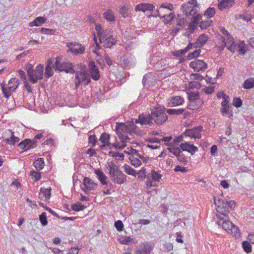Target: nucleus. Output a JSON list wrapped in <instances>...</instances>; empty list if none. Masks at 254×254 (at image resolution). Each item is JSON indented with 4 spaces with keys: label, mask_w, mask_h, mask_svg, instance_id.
<instances>
[{
    "label": "nucleus",
    "mask_w": 254,
    "mask_h": 254,
    "mask_svg": "<svg viewBox=\"0 0 254 254\" xmlns=\"http://www.w3.org/2000/svg\"><path fill=\"white\" fill-rule=\"evenodd\" d=\"M101 43L103 44V46L105 48H111L113 45H115L117 40L114 36L106 38L100 41Z\"/></svg>",
    "instance_id": "4468645a"
},
{
    "label": "nucleus",
    "mask_w": 254,
    "mask_h": 254,
    "mask_svg": "<svg viewBox=\"0 0 254 254\" xmlns=\"http://www.w3.org/2000/svg\"><path fill=\"white\" fill-rule=\"evenodd\" d=\"M113 182L118 184H123L127 181V176L121 170L110 175Z\"/></svg>",
    "instance_id": "9d476101"
},
{
    "label": "nucleus",
    "mask_w": 254,
    "mask_h": 254,
    "mask_svg": "<svg viewBox=\"0 0 254 254\" xmlns=\"http://www.w3.org/2000/svg\"><path fill=\"white\" fill-rule=\"evenodd\" d=\"M83 185L84 186V188H82V190H84L85 192H86V190H94L97 184L93 182V181L90 178L84 177L83 179Z\"/></svg>",
    "instance_id": "f8f14e48"
},
{
    "label": "nucleus",
    "mask_w": 254,
    "mask_h": 254,
    "mask_svg": "<svg viewBox=\"0 0 254 254\" xmlns=\"http://www.w3.org/2000/svg\"><path fill=\"white\" fill-rule=\"evenodd\" d=\"M116 129L118 136L119 133H127L129 132L130 130L128 129L127 124L126 123H117Z\"/></svg>",
    "instance_id": "dca6fc26"
},
{
    "label": "nucleus",
    "mask_w": 254,
    "mask_h": 254,
    "mask_svg": "<svg viewBox=\"0 0 254 254\" xmlns=\"http://www.w3.org/2000/svg\"><path fill=\"white\" fill-rule=\"evenodd\" d=\"M54 71L52 69V66H46L45 75L47 78H49L53 76Z\"/></svg>",
    "instance_id": "3c124183"
},
{
    "label": "nucleus",
    "mask_w": 254,
    "mask_h": 254,
    "mask_svg": "<svg viewBox=\"0 0 254 254\" xmlns=\"http://www.w3.org/2000/svg\"><path fill=\"white\" fill-rule=\"evenodd\" d=\"M18 79L11 78L8 81L7 85L3 81L0 84L2 92L4 97L8 98L11 95V92L14 91L19 84Z\"/></svg>",
    "instance_id": "7ed1b4c3"
},
{
    "label": "nucleus",
    "mask_w": 254,
    "mask_h": 254,
    "mask_svg": "<svg viewBox=\"0 0 254 254\" xmlns=\"http://www.w3.org/2000/svg\"><path fill=\"white\" fill-rule=\"evenodd\" d=\"M90 76L94 80H98L100 79V75L99 70L97 68L90 70Z\"/></svg>",
    "instance_id": "473e14b6"
},
{
    "label": "nucleus",
    "mask_w": 254,
    "mask_h": 254,
    "mask_svg": "<svg viewBox=\"0 0 254 254\" xmlns=\"http://www.w3.org/2000/svg\"><path fill=\"white\" fill-rule=\"evenodd\" d=\"M230 232L233 234L236 237L237 236V234L240 235V230L238 227L233 224V226L231 228Z\"/></svg>",
    "instance_id": "680f3d73"
},
{
    "label": "nucleus",
    "mask_w": 254,
    "mask_h": 254,
    "mask_svg": "<svg viewBox=\"0 0 254 254\" xmlns=\"http://www.w3.org/2000/svg\"><path fill=\"white\" fill-rule=\"evenodd\" d=\"M115 227L117 230L119 231H122L124 228V224L121 220H118L115 222Z\"/></svg>",
    "instance_id": "5fc2aeb1"
},
{
    "label": "nucleus",
    "mask_w": 254,
    "mask_h": 254,
    "mask_svg": "<svg viewBox=\"0 0 254 254\" xmlns=\"http://www.w3.org/2000/svg\"><path fill=\"white\" fill-rule=\"evenodd\" d=\"M71 208L75 211H79L83 210L85 208V206L80 202H77L71 204Z\"/></svg>",
    "instance_id": "7c9ffc66"
},
{
    "label": "nucleus",
    "mask_w": 254,
    "mask_h": 254,
    "mask_svg": "<svg viewBox=\"0 0 254 254\" xmlns=\"http://www.w3.org/2000/svg\"><path fill=\"white\" fill-rule=\"evenodd\" d=\"M242 247L244 251L247 253H249L252 252V246L250 242L245 241L242 242Z\"/></svg>",
    "instance_id": "4c0bfd02"
},
{
    "label": "nucleus",
    "mask_w": 254,
    "mask_h": 254,
    "mask_svg": "<svg viewBox=\"0 0 254 254\" xmlns=\"http://www.w3.org/2000/svg\"><path fill=\"white\" fill-rule=\"evenodd\" d=\"M111 36H113V35L111 34V31L109 29H106L103 31L102 33L100 35L99 39L100 41H101L102 40Z\"/></svg>",
    "instance_id": "c9c22d12"
},
{
    "label": "nucleus",
    "mask_w": 254,
    "mask_h": 254,
    "mask_svg": "<svg viewBox=\"0 0 254 254\" xmlns=\"http://www.w3.org/2000/svg\"><path fill=\"white\" fill-rule=\"evenodd\" d=\"M104 17L106 20L111 22L115 20V16L113 12L110 9H108L104 13Z\"/></svg>",
    "instance_id": "cd10ccee"
},
{
    "label": "nucleus",
    "mask_w": 254,
    "mask_h": 254,
    "mask_svg": "<svg viewBox=\"0 0 254 254\" xmlns=\"http://www.w3.org/2000/svg\"><path fill=\"white\" fill-rule=\"evenodd\" d=\"M154 8L153 4L150 3H141L136 5L135 10L136 11L145 12L147 10H152Z\"/></svg>",
    "instance_id": "ddd939ff"
},
{
    "label": "nucleus",
    "mask_w": 254,
    "mask_h": 254,
    "mask_svg": "<svg viewBox=\"0 0 254 254\" xmlns=\"http://www.w3.org/2000/svg\"><path fill=\"white\" fill-rule=\"evenodd\" d=\"M212 22V20L202 21L200 23L199 27L201 28V29H205L210 26V23Z\"/></svg>",
    "instance_id": "bf43d9fd"
},
{
    "label": "nucleus",
    "mask_w": 254,
    "mask_h": 254,
    "mask_svg": "<svg viewBox=\"0 0 254 254\" xmlns=\"http://www.w3.org/2000/svg\"><path fill=\"white\" fill-rule=\"evenodd\" d=\"M33 165L37 170H42L45 165L44 159L43 158H39L36 159L34 162Z\"/></svg>",
    "instance_id": "b1692460"
},
{
    "label": "nucleus",
    "mask_w": 254,
    "mask_h": 254,
    "mask_svg": "<svg viewBox=\"0 0 254 254\" xmlns=\"http://www.w3.org/2000/svg\"><path fill=\"white\" fill-rule=\"evenodd\" d=\"M96 174L98 177L99 180L101 182V181L107 180V177L104 174V173L101 170H97L95 172Z\"/></svg>",
    "instance_id": "de8ad7c7"
},
{
    "label": "nucleus",
    "mask_w": 254,
    "mask_h": 254,
    "mask_svg": "<svg viewBox=\"0 0 254 254\" xmlns=\"http://www.w3.org/2000/svg\"><path fill=\"white\" fill-rule=\"evenodd\" d=\"M109 139H110V135L108 133H102L100 137V140L104 143L103 145L101 146V147H105V146H108L109 147L110 149H111L110 145L111 144V143L109 142Z\"/></svg>",
    "instance_id": "aec40b11"
},
{
    "label": "nucleus",
    "mask_w": 254,
    "mask_h": 254,
    "mask_svg": "<svg viewBox=\"0 0 254 254\" xmlns=\"http://www.w3.org/2000/svg\"><path fill=\"white\" fill-rule=\"evenodd\" d=\"M166 112L170 115H181L184 112V110L183 109H166Z\"/></svg>",
    "instance_id": "f704fd0d"
},
{
    "label": "nucleus",
    "mask_w": 254,
    "mask_h": 254,
    "mask_svg": "<svg viewBox=\"0 0 254 254\" xmlns=\"http://www.w3.org/2000/svg\"><path fill=\"white\" fill-rule=\"evenodd\" d=\"M39 220L43 226H45L47 225L48 220L46 212H42L39 215Z\"/></svg>",
    "instance_id": "a18cd8bd"
},
{
    "label": "nucleus",
    "mask_w": 254,
    "mask_h": 254,
    "mask_svg": "<svg viewBox=\"0 0 254 254\" xmlns=\"http://www.w3.org/2000/svg\"><path fill=\"white\" fill-rule=\"evenodd\" d=\"M233 224H233L232 223V222H231L230 221L226 220H224V221H223L222 222V228L225 230H226L228 232L230 233V230L231 228H232V227L233 226Z\"/></svg>",
    "instance_id": "72a5a7b5"
},
{
    "label": "nucleus",
    "mask_w": 254,
    "mask_h": 254,
    "mask_svg": "<svg viewBox=\"0 0 254 254\" xmlns=\"http://www.w3.org/2000/svg\"><path fill=\"white\" fill-rule=\"evenodd\" d=\"M46 18L44 17L39 16L36 17L33 21L29 24L30 27L40 26L46 22Z\"/></svg>",
    "instance_id": "6ab92c4d"
},
{
    "label": "nucleus",
    "mask_w": 254,
    "mask_h": 254,
    "mask_svg": "<svg viewBox=\"0 0 254 254\" xmlns=\"http://www.w3.org/2000/svg\"><path fill=\"white\" fill-rule=\"evenodd\" d=\"M75 78L77 82L75 83V87L77 88L81 84L88 85L91 82L89 73L86 70L83 71H77L75 74Z\"/></svg>",
    "instance_id": "39448f33"
},
{
    "label": "nucleus",
    "mask_w": 254,
    "mask_h": 254,
    "mask_svg": "<svg viewBox=\"0 0 254 254\" xmlns=\"http://www.w3.org/2000/svg\"><path fill=\"white\" fill-rule=\"evenodd\" d=\"M151 174L152 179L155 181H159L162 177V175L159 174L155 170H152Z\"/></svg>",
    "instance_id": "864d4df0"
},
{
    "label": "nucleus",
    "mask_w": 254,
    "mask_h": 254,
    "mask_svg": "<svg viewBox=\"0 0 254 254\" xmlns=\"http://www.w3.org/2000/svg\"><path fill=\"white\" fill-rule=\"evenodd\" d=\"M40 31L41 33L45 34H50V35H54L56 33V30L53 29H49L46 28H41L40 29Z\"/></svg>",
    "instance_id": "09e8293b"
},
{
    "label": "nucleus",
    "mask_w": 254,
    "mask_h": 254,
    "mask_svg": "<svg viewBox=\"0 0 254 254\" xmlns=\"http://www.w3.org/2000/svg\"><path fill=\"white\" fill-rule=\"evenodd\" d=\"M37 146V142L36 139H25L21 141L18 145V146L21 149L26 151L27 150L34 148Z\"/></svg>",
    "instance_id": "0eeeda50"
},
{
    "label": "nucleus",
    "mask_w": 254,
    "mask_h": 254,
    "mask_svg": "<svg viewBox=\"0 0 254 254\" xmlns=\"http://www.w3.org/2000/svg\"><path fill=\"white\" fill-rule=\"evenodd\" d=\"M139 120L141 121V125H148L152 126L153 124L151 114H142L139 115Z\"/></svg>",
    "instance_id": "2eb2a0df"
},
{
    "label": "nucleus",
    "mask_w": 254,
    "mask_h": 254,
    "mask_svg": "<svg viewBox=\"0 0 254 254\" xmlns=\"http://www.w3.org/2000/svg\"><path fill=\"white\" fill-rule=\"evenodd\" d=\"M229 43L231 45L230 46L227 45V47L229 50L234 53L236 51L237 45L235 44V42L232 37H230V38H229L228 43Z\"/></svg>",
    "instance_id": "c756f323"
},
{
    "label": "nucleus",
    "mask_w": 254,
    "mask_h": 254,
    "mask_svg": "<svg viewBox=\"0 0 254 254\" xmlns=\"http://www.w3.org/2000/svg\"><path fill=\"white\" fill-rule=\"evenodd\" d=\"M208 38V36L205 34H203L200 35L198 39H197V42H199L200 43V45H201V47H202L203 45L206 42Z\"/></svg>",
    "instance_id": "37998d69"
},
{
    "label": "nucleus",
    "mask_w": 254,
    "mask_h": 254,
    "mask_svg": "<svg viewBox=\"0 0 254 254\" xmlns=\"http://www.w3.org/2000/svg\"><path fill=\"white\" fill-rule=\"evenodd\" d=\"M122 63L127 66H130L132 64V59L129 58L127 56H125L123 58Z\"/></svg>",
    "instance_id": "c03bdc74"
},
{
    "label": "nucleus",
    "mask_w": 254,
    "mask_h": 254,
    "mask_svg": "<svg viewBox=\"0 0 254 254\" xmlns=\"http://www.w3.org/2000/svg\"><path fill=\"white\" fill-rule=\"evenodd\" d=\"M190 66L196 72L205 71L207 68V64L203 61L200 60H195L190 63Z\"/></svg>",
    "instance_id": "6e6552de"
},
{
    "label": "nucleus",
    "mask_w": 254,
    "mask_h": 254,
    "mask_svg": "<svg viewBox=\"0 0 254 254\" xmlns=\"http://www.w3.org/2000/svg\"><path fill=\"white\" fill-rule=\"evenodd\" d=\"M200 52L201 50L200 49L195 50L193 52L189 53L187 58L188 60H190L194 58L197 57L199 56Z\"/></svg>",
    "instance_id": "79ce46f5"
},
{
    "label": "nucleus",
    "mask_w": 254,
    "mask_h": 254,
    "mask_svg": "<svg viewBox=\"0 0 254 254\" xmlns=\"http://www.w3.org/2000/svg\"><path fill=\"white\" fill-rule=\"evenodd\" d=\"M234 3L233 0H222L218 4V8L220 10L230 7Z\"/></svg>",
    "instance_id": "412c9836"
},
{
    "label": "nucleus",
    "mask_w": 254,
    "mask_h": 254,
    "mask_svg": "<svg viewBox=\"0 0 254 254\" xmlns=\"http://www.w3.org/2000/svg\"><path fill=\"white\" fill-rule=\"evenodd\" d=\"M188 98L190 102L191 103H196L199 99V93L198 92H190L188 93Z\"/></svg>",
    "instance_id": "a878e982"
},
{
    "label": "nucleus",
    "mask_w": 254,
    "mask_h": 254,
    "mask_svg": "<svg viewBox=\"0 0 254 254\" xmlns=\"http://www.w3.org/2000/svg\"><path fill=\"white\" fill-rule=\"evenodd\" d=\"M129 159L131 162V165L135 167H137L141 165V161L137 158L134 157V156H130Z\"/></svg>",
    "instance_id": "58836bf2"
},
{
    "label": "nucleus",
    "mask_w": 254,
    "mask_h": 254,
    "mask_svg": "<svg viewBox=\"0 0 254 254\" xmlns=\"http://www.w3.org/2000/svg\"><path fill=\"white\" fill-rule=\"evenodd\" d=\"M243 87L246 89H250L254 87V78L251 77L244 81Z\"/></svg>",
    "instance_id": "393cba45"
},
{
    "label": "nucleus",
    "mask_w": 254,
    "mask_h": 254,
    "mask_svg": "<svg viewBox=\"0 0 254 254\" xmlns=\"http://www.w3.org/2000/svg\"><path fill=\"white\" fill-rule=\"evenodd\" d=\"M184 99L180 96L172 97L168 102V107H173L183 103Z\"/></svg>",
    "instance_id": "f3484780"
},
{
    "label": "nucleus",
    "mask_w": 254,
    "mask_h": 254,
    "mask_svg": "<svg viewBox=\"0 0 254 254\" xmlns=\"http://www.w3.org/2000/svg\"><path fill=\"white\" fill-rule=\"evenodd\" d=\"M51 189L41 188L40 191L45 195V200H48L51 197Z\"/></svg>",
    "instance_id": "e433bc0d"
},
{
    "label": "nucleus",
    "mask_w": 254,
    "mask_h": 254,
    "mask_svg": "<svg viewBox=\"0 0 254 254\" xmlns=\"http://www.w3.org/2000/svg\"><path fill=\"white\" fill-rule=\"evenodd\" d=\"M217 211L221 213V214L227 216L228 209L227 207V202H221L220 206H218V208H217Z\"/></svg>",
    "instance_id": "4be33fe9"
},
{
    "label": "nucleus",
    "mask_w": 254,
    "mask_h": 254,
    "mask_svg": "<svg viewBox=\"0 0 254 254\" xmlns=\"http://www.w3.org/2000/svg\"><path fill=\"white\" fill-rule=\"evenodd\" d=\"M198 24L196 23H193L191 22V23L189 24V27L188 28V30L190 33H193L194 30L196 29V27Z\"/></svg>",
    "instance_id": "e2e57ef3"
},
{
    "label": "nucleus",
    "mask_w": 254,
    "mask_h": 254,
    "mask_svg": "<svg viewBox=\"0 0 254 254\" xmlns=\"http://www.w3.org/2000/svg\"><path fill=\"white\" fill-rule=\"evenodd\" d=\"M164 251L167 252H170L173 249V245L170 243H166L164 245Z\"/></svg>",
    "instance_id": "774afa93"
},
{
    "label": "nucleus",
    "mask_w": 254,
    "mask_h": 254,
    "mask_svg": "<svg viewBox=\"0 0 254 254\" xmlns=\"http://www.w3.org/2000/svg\"><path fill=\"white\" fill-rule=\"evenodd\" d=\"M233 105L237 108L240 107L242 105V101L240 98L235 97L233 99Z\"/></svg>",
    "instance_id": "13d9d810"
},
{
    "label": "nucleus",
    "mask_w": 254,
    "mask_h": 254,
    "mask_svg": "<svg viewBox=\"0 0 254 254\" xmlns=\"http://www.w3.org/2000/svg\"><path fill=\"white\" fill-rule=\"evenodd\" d=\"M167 149L170 152L172 153L174 155H175L177 157L181 153H182L179 147H170V148H168Z\"/></svg>",
    "instance_id": "49530a36"
},
{
    "label": "nucleus",
    "mask_w": 254,
    "mask_h": 254,
    "mask_svg": "<svg viewBox=\"0 0 254 254\" xmlns=\"http://www.w3.org/2000/svg\"><path fill=\"white\" fill-rule=\"evenodd\" d=\"M157 13L158 16L164 18L163 21L166 24H168L169 22L173 19V17L175 16L174 13L171 12L168 14H165L162 15L161 13H160V10H157Z\"/></svg>",
    "instance_id": "5701e85b"
},
{
    "label": "nucleus",
    "mask_w": 254,
    "mask_h": 254,
    "mask_svg": "<svg viewBox=\"0 0 254 254\" xmlns=\"http://www.w3.org/2000/svg\"><path fill=\"white\" fill-rule=\"evenodd\" d=\"M43 69L44 66L41 64L37 65L35 70H33L32 67H29L27 69V74L30 81L32 83H36L38 80L42 79Z\"/></svg>",
    "instance_id": "20e7f679"
},
{
    "label": "nucleus",
    "mask_w": 254,
    "mask_h": 254,
    "mask_svg": "<svg viewBox=\"0 0 254 254\" xmlns=\"http://www.w3.org/2000/svg\"><path fill=\"white\" fill-rule=\"evenodd\" d=\"M180 147L183 151H187L192 155L194 153L198 151L197 147L194 146L192 144H190L189 142H186L185 143H182Z\"/></svg>",
    "instance_id": "9b49d317"
},
{
    "label": "nucleus",
    "mask_w": 254,
    "mask_h": 254,
    "mask_svg": "<svg viewBox=\"0 0 254 254\" xmlns=\"http://www.w3.org/2000/svg\"><path fill=\"white\" fill-rule=\"evenodd\" d=\"M215 13V9L214 7H209L205 11L204 15L207 18L213 17Z\"/></svg>",
    "instance_id": "ea45409f"
},
{
    "label": "nucleus",
    "mask_w": 254,
    "mask_h": 254,
    "mask_svg": "<svg viewBox=\"0 0 254 254\" xmlns=\"http://www.w3.org/2000/svg\"><path fill=\"white\" fill-rule=\"evenodd\" d=\"M88 142L91 144L92 146H95L97 142V138L95 135H90L88 138Z\"/></svg>",
    "instance_id": "4d7b16f0"
},
{
    "label": "nucleus",
    "mask_w": 254,
    "mask_h": 254,
    "mask_svg": "<svg viewBox=\"0 0 254 254\" xmlns=\"http://www.w3.org/2000/svg\"><path fill=\"white\" fill-rule=\"evenodd\" d=\"M7 131L11 133L10 136L9 138H6L4 139V141L6 144L9 145H14L15 143L18 142L19 141V138L18 137H16L14 135V132L12 130L8 129Z\"/></svg>",
    "instance_id": "a211bd4d"
},
{
    "label": "nucleus",
    "mask_w": 254,
    "mask_h": 254,
    "mask_svg": "<svg viewBox=\"0 0 254 254\" xmlns=\"http://www.w3.org/2000/svg\"><path fill=\"white\" fill-rule=\"evenodd\" d=\"M108 167L109 168V175L115 173L120 170L119 167L112 162L109 163Z\"/></svg>",
    "instance_id": "c85d7f7f"
},
{
    "label": "nucleus",
    "mask_w": 254,
    "mask_h": 254,
    "mask_svg": "<svg viewBox=\"0 0 254 254\" xmlns=\"http://www.w3.org/2000/svg\"><path fill=\"white\" fill-rule=\"evenodd\" d=\"M177 159L180 162H182L185 164H187L188 163V161L185 156L182 153H181L178 157H177Z\"/></svg>",
    "instance_id": "0e129e2a"
},
{
    "label": "nucleus",
    "mask_w": 254,
    "mask_h": 254,
    "mask_svg": "<svg viewBox=\"0 0 254 254\" xmlns=\"http://www.w3.org/2000/svg\"><path fill=\"white\" fill-rule=\"evenodd\" d=\"M152 249V246L145 242L139 245V248L135 251V254H150ZM125 254H131L129 252H126Z\"/></svg>",
    "instance_id": "1a4fd4ad"
},
{
    "label": "nucleus",
    "mask_w": 254,
    "mask_h": 254,
    "mask_svg": "<svg viewBox=\"0 0 254 254\" xmlns=\"http://www.w3.org/2000/svg\"><path fill=\"white\" fill-rule=\"evenodd\" d=\"M166 109L164 107L158 106L151 109L152 119L158 126L162 125L168 119L165 113Z\"/></svg>",
    "instance_id": "f257e3e1"
},
{
    "label": "nucleus",
    "mask_w": 254,
    "mask_h": 254,
    "mask_svg": "<svg viewBox=\"0 0 254 254\" xmlns=\"http://www.w3.org/2000/svg\"><path fill=\"white\" fill-rule=\"evenodd\" d=\"M119 12L125 18L128 16V9L127 8L124 6H122L119 10Z\"/></svg>",
    "instance_id": "052dcab7"
},
{
    "label": "nucleus",
    "mask_w": 254,
    "mask_h": 254,
    "mask_svg": "<svg viewBox=\"0 0 254 254\" xmlns=\"http://www.w3.org/2000/svg\"><path fill=\"white\" fill-rule=\"evenodd\" d=\"M30 174L32 178H34V181H37L41 179V174L38 172L33 170L30 172Z\"/></svg>",
    "instance_id": "6e6d98bb"
},
{
    "label": "nucleus",
    "mask_w": 254,
    "mask_h": 254,
    "mask_svg": "<svg viewBox=\"0 0 254 254\" xmlns=\"http://www.w3.org/2000/svg\"><path fill=\"white\" fill-rule=\"evenodd\" d=\"M198 8L199 7L198 5H197L196 4L194 5L193 6V8L190 11L189 14H187V17H189L191 15L193 16L194 14H195L196 12L198 11Z\"/></svg>",
    "instance_id": "338daca9"
},
{
    "label": "nucleus",
    "mask_w": 254,
    "mask_h": 254,
    "mask_svg": "<svg viewBox=\"0 0 254 254\" xmlns=\"http://www.w3.org/2000/svg\"><path fill=\"white\" fill-rule=\"evenodd\" d=\"M193 6L189 5L188 4H183L182 5V9L183 11L185 13V15L187 16V14H189L190 11L192 9Z\"/></svg>",
    "instance_id": "8fccbe9b"
},
{
    "label": "nucleus",
    "mask_w": 254,
    "mask_h": 254,
    "mask_svg": "<svg viewBox=\"0 0 254 254\" xmlns=\"http://www.w3.org/2000/svg\"><path fill=\"white\" fill-rule=\"evenodd\" d=\"M124 168L125 169V171L126 173H127L128 175H130L134 177H136L137 173L135 172V170L132 168L130 166L125 164L124 166Z\"/></svg>",
    "instance_id": "2f4dec72"
},
{
    "label": "nucleus",
    "mask_w": 254,
    "mask_h": 254,
    "mask_svg": "<svg viewBox=\"0 0 254 254\" xmlns=\"http://www.w3.org/2000/svg\"><path fill=\"white\" fill-rule=\"evenodd\" d=\"M231 105L222 107L221 109V113L223 116L228 115V117L230 118L233 116L232 111L231 110Z\"/></svg>",
    "instance_id": "bb28decb"
},
{
    "label": "nucleus",
    "mask_w": 254,
    "mask_h": 254,
    "mask_svg": "<svg viewBox=\"0 0 254 254\" xmlns=\"http://www.w3.org/2000/svg\"><path fill=\"white\" fill-rule=\"evenodd\" d=\"M128 129L129 130V133L131 134L132 132L135 133L136 126L134 125V123L132 121L129 122L127 123Z\"/></svg>",
    "instance_id": "603ef678"
},
{
    "label": "nucleus",
    "mask_w": 254,
    "mask_h": 254,
    "mask_svg": "<svg viewBox=\"0 0 254 254\" xmlns=\"http://www.w3.org/2000/svg\"><path fill=\"white\" fill-rule=\"evenodd\" d=\"M190 78L193 80H202L203 76L199 73H191Z\"/></svg>",
    "instance_id": "69168bd1"
},
{
    "label": "nucleus",
    "mask_w": 254,
    "mask_h": 254,
    "mask_svg": "<svg viewBox=\"0 0 254 254\" xmlns=\"http://www.w3.org/2000/svg\"><path fill=\"white\" fill-rule=\"evenodd\" d=\"M238 52L240 54L244 55L246 52V46L244 42H240L237 45Z\"/></svg>",
    "instance_id": "a19ab883"
},
{
    "label": "nucleus",
    "mask_w": 254,
    "mask_h": 254,
    "mask_svg": "<svg viewBox=\"0 0 254 254\" xmlns=\"http://www.w3.org/2000/svg\"><path fill=\"white\" fill-rule=\"evenodd\" d=\"M53 67L56 71H65L67 73L75 72L73 64L68 62L62 61V58L60 57L56 58V61Z\"/></svg>",
    "instance_id": "f03ea898"
},
{
    "label": "nucleus",
    "mask_w": 254,
    "mask_h": 254,
    "mask_svg": "<svg viewBox=\"0 0 254 254\" xmlns=\"http://www.w3.org/2000/svg\"><path fill=\"white\" fill-rule=\"evenodd\" d=\"M67 47L68 48L67 52H70L72 54L77 55L84 53L85 47L77 42L67 43Z\"/></svg>",
    "instance_id": "423d86ee"
}]
</instances>
